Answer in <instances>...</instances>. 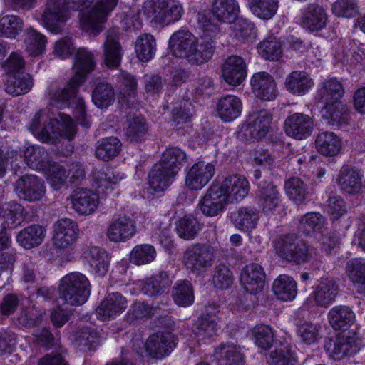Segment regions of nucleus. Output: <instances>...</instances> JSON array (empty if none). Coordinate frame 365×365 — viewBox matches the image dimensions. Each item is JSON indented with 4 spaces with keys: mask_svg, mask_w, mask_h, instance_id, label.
Wrapping results in <instances>:
<instances>
[{
    "mask_svg": "<svg viewBox=\"0 0 365 365\" xmlns=\"http://www.w3.org/2000/svg\"><path fill=\"white\" fill-rule=\"evenodd\" d=\"M96 66L94 54L86 48L78 49L73 66L74 76L63 88L49 91L50 105L57 108L68 107L71 103L76 106V118L79 124L85 128L90 127V122L86 117L85 101L82 98H75L78 86L83 83L88 73Z\"/></svg>",
    "mask_w": 365,
    "mask_h": 365,
    "instance_id": "1",
    "label": "nucleus"
},
{
    "mask_svg": "<svg viewBox=\"0 0 365 365\" xmlns=\"http://www.w3.org/2000/svg\"><path fill=\"white\" fill-rule=\"evenodd\" d=\"M170 49L177 58H185L191 65L199 66L207 62L215 51L214 41L210 38L198 40L188 30L175 31L169 40Z\"/></svg>",
    "mask_w": 365,
    "mask_h": 365,
    "instance_id": "2",
    "label": "nucleus"
},
{
    "mask_svg": "<svg viewBox=\"0 0 365 365\" xmlns=\"http://www.w3.org/2000/svg\"><path fill=\"white\" fill-rule=\"evenodd\" d=\"M275 253L287 262L304 264L316 259L319 250L294 234L282 235L273 241Z\"/></svg>",
    "mask_w": 365,
    "mask_h": 365,
    "instance_id": "3",
    "label": "nucleus"
},
{
    "mask_svg": "<svg viewBox=\"0 0 365 365\" xmlns=\"http://www.w3.org/2000/svg\"><path fill=\"white\" fill-rule=\"evenodd\" d=\"M91 294V284L87 277L78 272H71L61 279L60 298L65 304L80 306Z\"/></svg>",
    "mask_w": 365,
    "mask_h": 365,
    "instance_id": "4",
    "label": "nucleus"
},
{
    "mask_svg": "<svg viewBox=\"0 0 365 365\" xmlns=\"http://www.w3.org/2000/svg\"><path fill=\"white\" fill-rule=\"evenodd\" d=\"M215 258V249L212 246L195 243L185 250L181 262L189 273L200 276L212 266Z\"/></svg>",
    "mask_w": 365,
    "mask_h": 365,
    "instance_id": "5",
    "label": "nucleus"
},
{
    "mask_svg": "<svg viewBox=\"0 0 365 365\" xmlns=\"http://www.w3.org/2000/svg\"><path fill=\"white\" fill-rule=\"evenodd\" d=\"M143 11L156 23L165 25L178 21L183 14L182 5L176 0H147Z\"/></svg>",
    "mask_w": 365,
    "mask_h": 365,
    "instance_id": "6",
    "label": "nucleus"
},
{
    "mask_svg": "<svg viewBox=\"0 0 365 365\" xmlns=\"http://www.w3.org/2000/svg\"><path fill=\"white\" fill-rule=\"evenodd\" d=\"M362 346L360 336L355 332H343L334 339H327L324 341L327 354L334 360L355 355Z\"/></svg>",
    "mask_w": 365,
    "mask_h": 365,
    "instance_id": "7",
    "label": "nucleus"
},
{
    "mask_svg": "<svg viewBox=\"0 0 365 365\" xmlns=\"http://www.w3.org/2000/svg\"><path fill=\"white\" fill-rule=\"evenodd\" d=\"M58 118L48 116V122L43 124L38 134L43 143H56L61 138L71 140L76 132V125L68 115L58 113Z\"/></svg>",
    "mask_w": 365,
    "mask_h": 365,
    "instance_id": "8",
    "label": "nucleus"
},
{
    "mask_svg": "<svg viewBox=\"0 0 365 365\" xmlns=\"http://www.w3.org/2000/svg\"><path fill=\"white\" fill-rule=\"evenodd\" d=\"M119 0H97L94 6L81 17V24L86 31L98 33L107 17L116 7Z\"/></svg>",
    "mask_w": 365,
    "mask_h": 365,
    "instance_id": "9",
    "label": "nucleus"
},
{
    "mask_svg": "<svg viewBox=\"0 0 365 365\" xmlns=\"http://www.w3.org/2000/svg\"><path fill=\"white\" fill-rule=\"evenodd\" d=\"M68 9L63 0H48L41 16L43 25L52 33H61L69 19Z\"/></svg>",
    "mask_w": 365,
    "mask_h": 365,
    "instance_id": "10",
    "label": "nucleus"
},
{
    "mask_svg": "<svg viewBox=\"0 0 365 365\" xmlns=\"http://www.w3.org/2000/svg\"><path fill=\"white\" fill-rule=\"evenodd\" d=\"M14 190L20 199L38 201L45 195L46 187L41 178L35 175H24L16 183Z\"/></svg>",
    "mask_w": 365,
    "mask_h": 365,
    "instance_id": "11",
    "label": "nucleus"
},
{
    "mask_svg": "<svg viewBox=\"0 0 365 365\" xmlns=\"http://www.w3.org/2000/svg\"><path fill=\"white\" fill-rule=\"evenodd\" d=\"M79 235L76 222L69 218H61L53 225V243L56 248L66 249L76 243Z\"/></svg>",
    "mask_w": 365,
    "mask_h": 365,
    "instance_id": "12",
    "label": "nucleus"
},
{
    "mask_svg": "<svg viewBox=\"0 0 365 365\" xmlns=\"http://www.w3.org/2000/svg\"><path fill=\"white\" fill-rule=\"evenodd\" d=\"M175 338L170 332H158L150 335L145 343L147 356L155 359H163L175 347Z\"/></svg>",
    "mask_w": 365,
    "mask_h": 365,
    "instance_id": "13",
    "label": "nucleus"
},
{
    "mask_svg": "<svg viewBox=\"0 0 365 365\" xmlns=\"http://www.w3.org/2000/svg\"><path fill=\"white\" fill-rule=\"evenodd\" d=\"M137 232L136 222L129 215L120 214L110 222L106 235L110 241L125 242L133 237Z\"/></svg>",
    "mask_w": 365,
    "mask_h": 365,
    "instance_id": "14",
    "label": "nucleus"
},
{
    "mask_svg": "<svg viewBox=\"0 0 365 365\" xmlns=\"http://www.w3.org/2000/svg\"><path fill=\"white\" fill-rule=\"evenodd\" d=\"M215 173V168L212 163L197 162L187 171L185 185L191 190H200L211 180Z\"/></svg>",
    "mask_w": 365,
    "mask_h": 365,
    "instance_id": "15",
    "label": "nucleus"
},
{
    "mask_svg": "<svg viewBox=\"0 0 365 365\" xmlns=\"http://www.w3.org/2000/svg\"><path fill=\"white\" fill-rule=\"evenodd\" d=\"M229 200L218 184H212L199 202L202 212L207 216H216L222 212Z\"/></svg>",
    "mask_w": 365,
    "mask_h": 365,
    "instance_id": "16",
    "label": "nucleus"
},
{
    "mask_svg": "<svg viewBox=\"0 0 365 365\" xmlns=\"http://www.w3.org/2000/svg\"><path fill=\"white\" fill-rule=\"evenodd\" d=\"M313 128L312 118L302 113L291 114L284 121L286 134L297 140H303L311 135Z\"/></svg>",
    "mask_w": 365,
    "mask_h": 365,
    "instance_id": "17",
    "label": "nucleus"
},
{
    "mask_svg": "<svg viewBox=\"0 0 365 365\" xmlns=\"http://www.w3.org/2000/svg\"><path fill=\"white\" fill-rule=\"evenodd\" d=\"M119 31L118 29H110L106 33V41L103 44V63L110 69L120 66L123 51L119 42Z\"/></svg>",
    "mask_w": 365,
    "mask_h": 365,
    "instance_id": "18",
    "label": "nucleus"
},
{
    "mask_svg": "<svg viewBox=\"0 0 365 365\" xmlns=\"http://www.w3.org/2000/svg\"><path fill=\"white\" fill-rule=\"evenodd\" d=\"M128 301L119 292L109 293L101 302L96 309L98 319L101 320L113 319L120 315L127 308Z\"/></svg>",
    "mask_w": 365,
    "mask_h": 365,
    "instance_id": "19",
    "label": "nucleus"
},
{
    "mask_svg": "<svg viewBox=\"0 0 365 365\" xmlns=\"http://www.w3.org/2000/svg\"><path fill=\"white\" fill-rule=\"evenodd\" d=\"M265 277L264 270L261 265L250 263L242 269L240 281L247 292L255 294L264 289Z\"/></svg>",
    "mask_w": 365,
    "mask_h": 365,
    "instance_id": "20",
    "label": "nucleus"
},
{
    "mask_svg": "<svg viewBox=\"0 0 365 365\" xmlns=\"http://www.w3.org/2000/svg\"><path fill=\"white\" fill-rule=\"evenodd\" d=\"M72 208L80 215L93 213L99 204V197L89 189L78 188L70 195Z\"/></svg>",
    "mask_w": 365,
    "mask_h": 365,
    "instance_id": "21",
    "label": "nucleus"
},
{
    "mask_svg": "<svg viewBox=\"0 0 365 365\" xmlns=\"http://www.w3.org/2000/svg\"><path fill=\"white\" fill-rule=\"evenodd\" d=\"M258 203L266 215L274 213L282 202L281 195L277 186L271 182H261L258 184L257 192Z\"/></svg>",
    "mask_w": 365,
    "mask_h": 365,
    "instance_id": "22",
    "label": "nucleus"
},
{
    "mask_svg": "<svg viewBox=\"0 0 365 365\" xmlns=\"http://www.w3.org/2000/svg\"><path fill=\"white\" fill-rule=\"evenodd\" d=\"M220 187L229 201H240L248 195L250 183L245 177L235 174L226 177Z\"/></svg>",
    "mask_w": 365,
    "mask_h": 365,
    "instance_id": "23",
    "label": "nucleus"
},
{
    "mask_svg": "<svg viewBox=\"0 0 365 365\" xmlns=\"http://www.w3.org/2000/svg\"><path fill=\"white\" fill-rule=\"evenodd\" d=\"M222 74L223 79L229 85L239 86L247 75L244 59L238 56H229L222 66Z\"/></svg>",
    "mask_w": 365,
    "mask_h": 365,
    "instance_id": "24",
    "label": "nucleus"
},
{
    "mask_svg": "<svg viewBox=\"0 0 365 365\" xmlns=\"http://www.w3.org/2000/svg\"><path fill=\"white\" fill-rule=\"evenodd\" d=\"M242 111V102L235 95H225L216 103L217 116L225 123L235 120L241 115Z\"/></svg>",
    "mask_w": 365,
    "mask_h": 365,
    "instance_id": "25",
    "label": "nucleus"
},
{
    "mask_svg": "<svg viewBox=\"0 0 365 365\" xmlns=\"http://www.w3.org/2000/svg\"><path fill=\"white\" fill-rule=\"evenodd\" d=\"M339 287L333 278L321 277L314 287L313 298L317 306L327 307L335 301Z\"/></svg>",
    "mask_w": 365,
    "mask_h": 365,
    "instance_id": "26",
    "label": "nucleus"
},
{
    "mask_svg": "<svg viewBox=\"0 0 365 365\" xmlns=\"http://www.w3.org/2000/svg\"><path fill=\"white\" fill-rule=\"evenodd\" d=\"M257 98L263 101H272L277 95L276 83L273 78L266 72L255 73L250 81Z\"/></svg>",
    "mask_w": 365,
    "mask_h": 365,
    "instance_id": "27",
    "label": "nucleus"
},
{
    "mask_svg": "<svg viewBox=\"0 0 365 365\" xmlns=\"http://www.w3.org/2000/svg\"><path fill=\"white\" fill-rule=\"evenodd\" d=\"M123 174L110 167H103L93 172L91 183L99 192H107L123 179Z\"/></svg>",
    "mask_w": 365,
    "mask_h": 365,
    "instance_id": "28",
    "label": "nucleus"
},
{
    "mask_svg": "<svg viewBox=\"0 0 365 365\" xmlns=\"http://www.w3.org/2000/svg\"><path fill=\"white\" fill-rule=\"evenodd\" d=\"M210 13L217 21L232 24L239 16L240 6L236 0H212Z\"/></svg>",
    "mask_w": 365,
    "mask_h": 365,
    "instance_id": "29",
    "label": "nucleus"
},
{
    "mask_svg": "<svg viewBox=\"0 0 365 365\" xmlns=\"http://www.w3.org/2000/svg\"><path fill=\"white\" fill-rule=\"evenodd\" d=\"M259 219L257 210L251 207H241L230 215L231 222L243 232H251L255 229Z\"/></svg>",
    "mask_w": 365,
    "mask_h": 365,
    "instance_id": "30",
    "label": "nucleus"
},
{
    "mask_svg": "<svg viewBox=\"0 0 365 365\" xmlns=\"http://www.w3.org/2000/svg\"><path fill=\"white\" fill-rule=\"evenodd\" d=\"M177 174L172 169L158 163L153 165L148 175V183L155 192H162L174 181Z\"/></svg>",
    "mask_w": 365,
    "mask_h": 365,
    "instance_id": "31",
    "label": "nucleus"
},
{
    "mask_svg": "<svg viewBox=\"0 0 365 365\" xmlns=\"http://www.w3.org/2000/svg\"><path fill=\"white\" fill-rule=\"evenodd\" d=\"M362 175L350 165H344L338 175L336 182L341 189L349 194H356L362 187Z\"/></svg>",
    "mask_w": 365,
    "mask_h": 365,
    "instance_id": "32",
    "label": "nucleus"
},
{
    "mask_svg": "<svg viewBox=\"0 0 365 365\" xmlns=\"http://www.w3.org/2000/svg\"><path fill=\"white\" fill-rule=\"evenodd\" d=\"M46 232V230L43 226L31 225L18 232L16 242L22 247L30 250L42 244Z\"/></svg>",
    "mask_w": 365,
    "mask_h": 365,
    "instance_id": "33",
    "label": "nucleus"
},
{
    "mask_svg": "<svg viewBox=\"0 0 365 365\" xmlns=\"http://www.w3.org/2000/svg\"><path fill=\"white\" fill-rule=\"evenodd\" d=\"M272 116L267 110L255 111L248 118V128L255 139H260L268 133Z\"/></svg>",
    "mask_w": 365,
    "mask_h": 365,
    "instance_id": "34",
    "label": "nucleus"
},
{
    "mask_svg": "<svg viewBox=\"0 0 365 365\" xmlns=\"http://www.w3.org/2000/svg\"><path fill=\"white\" fill-rule=\"evenodd\" d=\"M91 271L98 276H104L109 264L108 254L98 247H87L83 252Z\"/></svg>",
    "mask_w": 365,
    "mask_h": 365,
    "instance_id": "35",
    "label": "nucleus"
},
{
    "mask_svg": "<svg viewBox=\"0 0 365 365\" xmlns=\"http://www.w3.org/2000/svg\"><path fill=\"white\" fill-rule=\"evenodd\" d=\"M284 85L292 94L303 96L312 87L314 83L306 72L295 71L287 76Z\"/></svg>",
    "mask_w": 365,
    "mask_h": 365,
    "instance_id": "36",
    "label": "nucleus"
},
{
    "mask_svg": "<svg viewBox=\"0 0 365 365\" xmlns=\"http://www.w3.org/2000/svg\"><path fill=\"white\" fill-rule=\"evenodd\" d=\"M24 160L30 168L40 171L46 169L51 162L48 153L39 145L28 146L24 151Z\"/></svg>",
    "mask_w": 365,
    "mask_h": 365,
    "instance_id": "37",
    "label": "nucleus"
},
{
    "mask_svg": "<svg viewBox=\"0 0 365 365\" xmlns=\"http://www.w3.org/2000/svg\"><path fill=\"white\" fill-rule=\"evenodd\" d=\"M329 322L335 330H345L355 321V314L348 306H335L328 314Z\"/></svg>",
    "mask_w": 365,
    "mask_h": 365,
    "instance_id": "38",
    "label": "nucleus"
},
{
    "mask_svg": "<svg viewBox=\"0 0 365 365\" xmlns=\"http://www.w3.org/2000/svg\"><path fill=\"white\" fill-rule=\"evenodd\" d=\"M302 26L311 31H319L326 25L327 14L324 9L317 4H309L303 12Z\"/></svg>",
    "mask_w": 365,
    "mask_h": 365,
    "instance_id": "39",
    "label": "nucleus"
},
{
    "mask_svg": "<svg viewBox=\"0 0 365 365\" xmlns=\"http://www.w3.org/2000/svg\"><path fill=\"white\" fill-rule=\"evenodd\" d=\"M272 289L278 299L284 302L292 301L297 294V284L292 277L281 274L274 281Z\"/></svg>",
    "mask_w": 365,
    "mask_h": 365,
    "instance_id": "40",
    "label": "nucleus"
},
{
    "mask_svg": "<svg viewBox=\"0 0 365 365\" xmlns=\"http://www.w3.org/2000/svg\"><path fill=\"white\" fill-rule=\"evenodd\" d=\"M214 356L219 365H244V355L238 346L220 344L215 350Z\"/></svg>",
    "mask_w": 365,
    "mask_h": 365,
    "instance_id": "41",
    "label": "nucleus"
},
{
    "mask_svg": "<svg viewBox=\"0 0 365 365\" xmlns=\"http://www.w3.org/2000/svg\"><path fill=\"white\" fill-rule=\"evenodd\" d=\"M1 215L4 219L2 227L7 229H15L24 222L26 211L21 204L16 202H10L2 207Z\"/></svg>",
    "mask_w": 365,
    "mask_h": 365,
    "instance_id": "42",
    "label": "nucleus"
},
{
    "mask_svg": "<svg viewBox=\"0 0 365 365\" xmlns=\"http://www.w3.org/2000/svg\"><path fill=\"white\" fill-rule=\"evenodd\" d=\"M172 284L166 272L161 271L146 279L141 285V291L146 295L154 297L162 294Z\"/></svg>",
    "mask_w": 365,
    "mask_h": 365,
    "instance_id": "43",
    "label": "nucleus"
},
{
    "mask_svg": "<svg viewBox=\"0 0 365 365\" xmlns=\"http://www.w3.org/2000/svg\"><path fill=\"white\" fill-rule=\"evenodd\" d=\"M346 272L357 292L365 293V259L354 258L349 260Z\"/></svg>",
    "mask_w": 365,
    "mask_h": 365,
    "instance_id": "44",
    "label": "nucleus"
},
{
    "mask_svg": "<svg viewBox=\"0 0 365 365\" xmlns=\"http://www.w3.org/2000/svg\"><path fill=\"white\" fill-rule=\"evenodd\" d=\"M344 93V87L336 78H331L322 82L318 90V95L324 104L340 101Z\"/></svg>",
    "mask_w": 365,
    "mask_h": 365,
    "instance_id": "45",
    "label": "nucleus"
},
{
    "mask_svg": "<svg viewBox=\"0 0 365 365\" xmlns=\"http://www.w3.org/2000/svg\"><path fill=\"white\" fill-rule=\"evenodd\" d=\"M322 117L331 126H339L347 123L348 110L340 101L327 103L322 110Z\"/></svg>",
    "mask_w": 365,
    "mask_h": 365,
    "instance_id": "46",
    "label": "nucleus"
},
{
    "mask_svg": "<svg viewBox=\"0 0 365 365\" xmlns=\"http://www.w3.org/2000/svg\"><path fill=\"white\" fill-rule=\"evenodd\" d=\"M315 144L317 150L326 156H334L341 148L340 139L332 132H323L318 134Z\"/></svg>",
    "mask_w": 365,
    "mask_h": 365,
    "instance_id": "47",
    "label": "nucleus"
},
{
    "mask_svg": "<svg viewBox=\"0 0 365 365\" xmlns=\"http://www.w3.org/2000/svg\"><path fill=\"white\" fill-rule=\"evenodd\" d=\"M122 143L116 137H107L99 140L96 143V156L104 161L116 157L121 151Z\"/></svg>",
    "mask_w": 365,
    "mask_h": 365,
    "instance_id": "48",
    "label": "nucleus"
},
{
    "mask_svg": "<svg viewBox=\"0 0 365 365\" xmlns=\"http://www.w3.org/2000/svg\"><path fill=\"white\" fill-rule=\"evenodd\" d=\"M32 86V78L26 73H21V75L10 76L4 84L6 92L13 96H18L28 93Z\"/></svg>",
    "mask_w": 365,
    "mask_h": 365,
    "instance_id": "49",
    "label": "nucleus"
},
{
    "mask_svg": "<svg viewBox=\"0 0 365 365\" xmlns=\"http://www.w3.org/2000/svg\"><path fill=\"white\" fill-rule=\"evenodd\" d=\"M42 172L45 173L48 182L55 190H60L67 187L68 174L67 170L61 165L51 161L46 169Z\"/></svg>",
    "mask_w": 365,
    "mask_h": 365,
    "instance_id": "50",
    "label": "nucleus"
},
{
    "mask_svg": "<svg viewBox=\"0 0 365 365\" xmlns=\"http://www.w3.org/2000/svg\"><path fill=\"white\" fill-rule=\"evenodd\" d=\"M102 336L91 328L84 327L78 331L76 338V345L82 351H93L101 343Z\"/></svg>",
    "mask_w": 365,
    "mask_h": 365,
    "instance_id": "51",
    "label": "nucleus"
},
{
    "mask_svg": "<svg viewBox=\"0 0 365 365\" xmlns=\"http://www.w3.org/2000/svg\"><path fill=\"white\" fill-rule=\"evenodd\" d=\"M247 5L256 16L269 20L277 14L279 0H248Z\"/></svg>",
    "mask_w": 365,
    "mask_h": 365,
    "instance_id": "52",
    "label": "nucleus"
},
{
    "mask_svg": "<svg viewBox=\"0 0 365 365\" xmlns=\"http://www.w3.org/2000/svg\"><path fill=\"white\" fill-rule=\"evenodd\" d=\"M175 225L178 235L187 240L195 238L202 229L199 222L192 215H185L179 219Z\"/></svg>",
    "mask_w": 365,
    "mask_h": 365,
    "instance_id": "53",
    "label": "nucleus"
},
{
    "mask_svg": "<svg viewBox=\"0 0 365 365\" xmlns=\"http://www.w3.org/2000/svg\"><path fill=\"white\" fill-rule=\"evenodd\" d=\"M92 101L98 108H108L115 101L113 87L106 82L98 83L93 91Z\"/></svg>",
    "mask_w": 365,
    "mask_h": 365,
    "instance_id": "54",
    "label": "nucleus"
},
{
    "mask_svg": "<svg viewBox=\"0 0 365 365\" xmlns=\"http://www.w3.org/2000/svg\"><path fill=\"white\" fill-rule=\"evenodd\" d=\"M186 159L187 155L182 150L178 147H170L163 153L159 163L172 169L175 174H178Z\"/></svg>",
    "mask_w": 365,
    "mask_h": 365,
    "instance_id": "55",
    "label": "nucleus"
},
{
    "mask_svg": "<svg viewBox=\"0 0 365 365\" xmlns=\"http://www.w3.org/2000/svg\"><path fill=\"white\" fill-rule=\"evenodd\" d=\"M173 299L180 307H188L194 302L195 297L192 284L187 281H178L173 287Z\"/></svg>",
    "mask_w": 365,
    "mask_h": 365,
    "instance_id": "56",
    "label": "nucleus"
},
{
    "mask_svg": "<svg viewBox=\"0 0 365 365\" xmlns=\"http://www.w3.org/2000/svg\"><path fill=\"white\" fill-rule=\"evenodd\" d=\"M135 50L138 58L144 62L150 60L156 51L155 39L151 34H143L138 37Z\"/></svg>",
    "mask_w": 365,
    "mask_h": 365,
    "instance_id": "57",
    "label": "nucleus"
},
{
    "mask_svg": "<svg viewBox=\"0 0 365 365\" xmlns=\"http://www.w3.org/2000/svg\"><path fill=\"white\" fill-rule=\"evenodd\" d=\"M267 362L270 365H294L297 362L292 346L280 344L271 351Z\"/></svg>",
    "mask_w": 365,
    "mask_h": 365,
    "instance_id": "58",
    "label": "nucleus"
},
{
    "mask_svg": "<svg viewBox=\"0 0 365 365\" xmlns=\"http://www.w3.org/2000/svg\"><path fill=\"white\" fill-rule=\"evenodd\" d=\"M285 191L288 197L296 204H302L307 195V186L300 178L293 177L285 182Z\"/></svg>",
    "mask_w": 365,
    "mask_h": 365,
    "instance_id": "59",
    "label": "nucleus"
},
{
    "mask_svg": "<svg viewBox=\"0 0 365 365\" xmlns=\"http://www.w3.org/2000/svg\"><path fill=\"white\" fill-rule=\"evenodd\" d=\"M156 257L155 247L149 244L135 245L130 253L129 259L135 265H143L151 263Z\"/></svg>",
    "mask_w": 365,
    "mask_h": 365,
    "instance_id": "60",
    "label": "nucleus"
},
{
    "mask_svg": "<svg viewBox=\"0 0 365 365\" xmlns=\"http://www.w3.org/2000/svg\"><path fill=\"white\" fill-rule=\"evenodd\" d=\"M259 54L266 60L278 61L282 54V45L274 36H269L257 46Z\"/></svg>",
    "mask_w": 365,
    "mask_h": 365,
    "instance_id": "61",
    "label": "nucleus"
},
{
    "mask_svg": "<svg viewBox=\"0 0 365 365\" xmlns=\"http://www.w3.org/2000/svg\"><path fill=\"white\" fill-rule=\"evenodd\" d=\"M24 42L26 50L30 56H37L45 51L46 44L45 36L32 28L26 30V37Z\"/></svg>",
    "mask_w": 365,
    "mask_h": 365,
    "instance_id": "62",
    "label": "nucleus"
},
{
    "mask_svg": "<svg viewBox=\"0 0 365 365\" xmlns=\"http://www.w3.org/2000/svg\"><path fill=\"white\" fill-rule=\"evenodd\" d=\"M196 334L202 339L210 338L217 334V321L215 316L202 314L194 325Z\"/></svg>",
    "mask_w": 365,
    "mask_h": 365,
    "instance_id": "63",
    "label": "nucleus"
},
{
    "mask_svg": "<svg viewBox=\"0 0 365 365\" xmlns=\"http://www.w3.org/2000/svg\"><path fill=\"white\" fill-rule=\"evenodd\" d=\"M192 106L189 100H182L172 109L171 123L174 127L180 128L189 123L192 116Z\"/></svg>",
    "mask_w": 365,
    "mask_h": 365,
    "instance_id": "64",
    "label": "nucleus"
}]
</instances>
